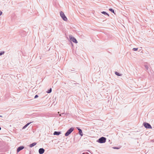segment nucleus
Here are the masks:
<instances>
[{"mask_svg": "<svg viewBox=\"0 0 154 154\" xmlns=\"http://www.w3.org/2000/svg\"><path fill=\"white\" fill-rule=\"evenodd\" d=\"M79 131V130L80 129L78 127H77L76 128Z\"/></svg>", "mask_w": 154, "mask_h": 154, "instance_id": "obj_25", "label": "nucleus"}, {"mask_svg": "<svg viewBox=\"0 0 154 154\" xmlns=\"http://www.w3.org/2000/svg\"><path fill=\"white\" fill-rule=\"evenodd\" d=\"M81 130H81V129H80L79 130V131H81Z\"/></svg>", "mask_w": 154, "mask_h": 154, "instance_id": "obj_26", "label": "nucleus"}, {"mask_svg": "<svg viewBox=\"0 0 154 154\" xmlns=\"http://www.w3.org/2000/svg\"><path fill=\"white\" fill-rule=\"evenodd\" d=\"M143 125L146 128L151 129L152 128V127L151 125L147 123H144Z\"/></svg>", "mask_w": 154, "mask_h": 154, "instance_id": "obj_4", "label": "nucleus"}, {"mask_svg": "<svg viewBox=\"0 0 154 154\" xmlns=\"http://www.w3.org/2000/svg\"><path fill=\"white\" fill-rule=\"evenodd\" d=\"M51 88L47 91V93H50L51 92Z\"/></svg>", "mask_w": 154, "mask_h": 154, "instance_id": "obj_15", "label": "nucleus"}, {"mask_svg": "<svg viewBox=\"0 0 154 154\" xmlns=\"http://www.w3.org/2000/svg\"><path fill=\"white\" fill-rule=\"evenodd\" d=\"M69 38H74L73 36H72L71 35H69Z\"/></svg>", "mask_w": 154, "mask_h": 154, "instance_id": "obj_16", "label": "nucleus"}, {"mask_svg": "<svg viewBox=\"0 0 154 154\" xmlns=\"http://www.w3.org/2000/svg\"><path fill=\"white\" fill-rule=\"evenodd\" d=\"M113 148L114 149H119V148H118L117 147H113Z\"/></svg>", "mask_w": 154, "mask_h": 154, "instance_id": "obj_23", "label": "nucleus"}, {"mask_svg": "<svg viewBox=\"0 0 154 154\" xmlns=\"http://www.w3.org/2000/svg\"><path fill=\"white\" fill-rule=\"evenodd\" d=\"M1 128L0 127V130H1Z\"/></svg>", "mask_w": 154, "mask_h": 154, "instance_id": "obj_30", "label": "nucleus"}, {"mask_svg": "<svg viewBox=\"0 0 154 154\" xmlns=\"http://www.w3.org/2000/svg\"><path fill=\"white\" fill-rule=\"evenodd\" d=\"M20 34L22 36V37H23L24 35H26V32L24 31H23L21 32Z\"/></svg>", "mask_w": 154, "mask_h": 154, "instance_id": "obj_8", "label": "nucleus"}, {"mask_svg": "<svg viewBox=\"0 0 154 154\" xmlns=\"http://www.w3.org/2000/svg\"><path fill=\"white\" fill-rule=\"evenodd\" d=\"M5 52L4 51H2L0 53V56L4 54Z\"/></svg>", "mask_w": 154, "mask_h": 154, "instance_id": "obj_19", "label": "nucleus"}, {"mask_svg": "<svg viewBox=\"0 0 154 154\" xmlns=\"http://www.w3.org/2000/svg\"><path fill=\"white\" fill-rule=\"evenodd\" d=\"M70 43L72 44V41L73 42L77 43L78 42L76 40V39H70Z\"/></svg>", "mask_w": 154, "mask_h": 154, "instance_id": "obj_7", "label": "nucleus"}, {"mask_svg": "<svg viewBox=\"0 0 154 154\" xmlns=\"http://www.w3.org/2000/svg\"><path fill=\"white\" fill-rule=\"evenodd\" d=\"M61 134L60 132L54 131V135H58Z\"/></svg>", "mask_w": 154, "mask_h": 154, "instance_id": "obj_9", "label": "nucleus"}, {"mask_svg": "<svg viewBox=\"0 0 154 154\" xmlns=\"http://www.w3.org/2000/svg\"><path fill=\"white\" fill-rule=\"evenodd\" d=\"M26 127H27V126L25 125L23 127V129H24Z\"/></svg>", "mask_w": 154, "mask_h": 154, "instance_id": "obj_22", "label": "nucleus"}, {"mask_svg": "<svg viewBox=\"0 0 154 154\" xmlns=\"http://www.w3.org/2000/svg\"><path fill=\"white\" fill-rule=\"evenodd\" d=\"M81 38H83V37L82 36V35H81Z\"/></svg>", "mask_w": 154, "mask_h": 154, "instance_id": "obj_29", "label": "nucleus"}, {"mask_svg": "<svg viewBox=\"0 0 154 154\" xmlns=\"http://www.w3.org/2000/svg\"><path fill=\"white\" fill-rule=\"evenodd\" d=\"M2 11H0V16L2 15Z\"/></svg>", "mask_w": 154, "mask_h": 154, "instance_id": "obj_24", "label": "nucleus"}, {"mask_svg": "<svg viewBox=\"0 0 154 154\" xmlns=\"http://www.w3.org/2000/svg\"><path fill=\"white\" fill-rule=\"evenodd\" d=\"M109 10L111 11V12L113 13H114V10H113L112 9V8H109Z\"/></svg>", "mask_w": 154, "mask_h": 154, "instance_id": "obj_13", "label": "nucleus"}, {"mask_svg": "<svg viewBox=\"0 0 154 154\" xmlns=\"http://www.w3.org/2000/svg\"><path fill=\"white\" fill-rule=\"evenodd\" d=\"M79 133L81 136H83V134L82 133V130H81V131H79Z\"/></svg>", "mask_w": 154, "mask_h": 154, "instance_id": "obj_14", "label": "nucleus"}, {"mask_svg": "<svg viewBox=\"0 0 154 154\" xmlns=\"http://www.w3.org/2000/svg\"><path fill=\"white\" fill-rule=\"evenodd\" d=\"M82 154H85V153H83ZM87 154H89L87 153Z\"/></svg>", "mask_w": 154, "mask_h": 154, "instance_id": "obj_28", "label": "nucleus"}, {"mask_svg": "<svg viewBox=\"0 0 154 154\" xmlns=\"http://www.w3.org/2000/svg\"><path fill=\"white\" fill-rule=\"evenodd\" d=\"M31 123V122H29V123H27L26 124V125L27 127L28 125H29L30 123Z\"/></svg>", "mask_w": 154, "mask_h": 154, "instance_id": "obj_20", "label": "nucleus"}, {"mask_svg": "<svg viewBox=\"0 0 154 154\" xmlns=\"http://www.w3.org/2000/svg\"><path fill=\"white\" fill-rule=\"evenodd\" d=\"M45 152V149L42 148H40L38 150V152L40 154H42L44 153Z\"/></svg>", "mask_w": 154, "mask_h": 154, "instance_id": "obj_5", "label": "nucleus"}, {"mask_svg": "<svg viewBox=\"0 0 154 154\" xmlns=\"http://www.w3.org/2000/svg\"><path fill=\"white\" fill-rule=\"evenodd\" d=\"M60 15L61 18L64 21H67V19L63 11H61L60 12Z\"/></svg>", "mask_w": 154, "mask_h": 154, "instance_id": "obj_1", "label": "nucleus"}, {"mask_svg": "<svg viewBox=\"0 0 154 154\" xmlns=\"http://www.w3.org/2000/svg\"><path fill=\"white\" fill-rule=\"evenodd\" d=\"M38 97V96L37 95H36L34 97V98H37Z\"/></svg>", "mask_w": 154, "mask_h": 154, "instance_id": "obj_21", "label": "nucleus"}, {"mask_svg": "<svg viewBox=\"0 0 154 154\" xmlns=\"http://www.w3.org/2000/svg\"><path fill=\"white\" fill-rule=\"evenodd\" d=\"M115 74L116 75H118V76H120L122 75L121 74H120L119 73H118L117 72H115Z\"/></svg>", "mask_w": 154, "mask_h": 154, "instance_id": "obj_12", "label": "nucleus"}, {"mask_svg": "<svg viewBox=\"0 0 154 154\" xmlns=\"http://www.w3.org/2000/svg\"><path fill=\"white\" fill-rule=\"evenodd\" d=\"M106 139L104 137H102L100 138L97 141V142L100 143H103L106 141Z\"/></svg>", "mask_w": 154, "mask_h": 154, "instance_id": "obj_2", "label": "nucleus"}, {"mask_svg": "<svg viewBox=\"0 0 154 154\" xmlns=\"http://www.w3.org/2000/svg\"><path fill=\"white\" fill-rule=\"evenodd\" d=\"M36 144V143L35 142H34L32 144H31L29 145V147H32L34 146Z\"/></svg>", "mask_w": 154, "mask_h": 154, "instance_id": "obj_10", "label": "nucleus"}, {"mask_svg": "<svg viewBox=\"0 0 154 154\" xmlns=\"http://www.w3.org/2000/svg\"><path fill=\"white\" fill-rule=\"evenodd\" d=\"M74 128H71L69 129L65 134L66 136H68L70 134L71 132L73 131Z\"/></svg>", "mask_w": 154, "mask_h": 154, "instance_id": "obj_3", "label": "nucleus"}, {"mask_svg": "<svg viewBox=\"0 0 154 154\" xmlns=\"http://www.w3.org/2000/svg\"><path fill=\"white\" fill-rule=\"evenodd\" d=\"M138 48H133V50L134 51H137L138 50Z\"/></svg>", "mask_w": 154, "mask_h": 154, "instance_id": "obj_18", "label": "nucleus"}, {"mask_svg": "<svg viewBox=\"0 0 154 154\" xmlns=\"http://www.w3.org/2000/svg\"><path fill=\"white\" fill-rule=\"evenodd\" d=\"M101 13L104 15H107L108 16H109V14L105 11H102Z\"/></svg>", "mask_w": 154, "mask_h": 154, "instance_id": "obj_11", "label": "nucleus"}, {"mask_svg": "<svg viewBox=\"0 0 154 154\" xmlns=\"http://www.w3.org/2000/svg\"><path fill=\"white\" fill-rule=\"evenodd\" d=\"M144 66H145V68L146 69H148V66L147 65H144Z\"/></svg>", "mask_w": 154, "mask_h": 154, "instance_id": "obj_17", "label": "nucleus"}, {"mask_svg": "<svg viewBox=\"0 0 154 154\" xmlns=\"http://www.w3.org/2000/svg\"><path fill=\"white\" fill-rule=\"evenodd\" d=\"M24 148V147L23 146H21L18 147L17 149V152H19L20 151L23 149Z\"/></svg>", "mask_w": 154, "mask_h": 154, "instance_id": "obj_6", "label": "nucleus"}, {"mask_svg": "<svg viewBox=\"0 0 154 154\" xmlns=\"http://www.w3.org/2000/svg\"><path fill=\"white\" fill-rule=\"evenodd\" d=\"M0 117H2V116L1 115H0Z\"/></svg>", "mask_w": 154, "mask_h": 154, "instance_id": "obj_27", "label": "nucleus"}]
</instances>
